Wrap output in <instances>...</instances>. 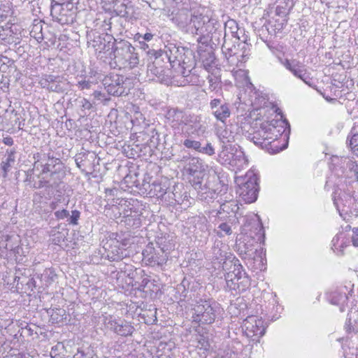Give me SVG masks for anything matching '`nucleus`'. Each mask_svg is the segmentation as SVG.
<instances>
[{"label": "nucleus", "mask_w": 358, "mask_h": 358, "mask_svg": "<svg viewBox=\"0 0 358 358\" xmlns=\"http://www.w3.org/2000/svg\"><path fill=\"white\" fill-rule=\"evenodd\" d=\"M44 157H45L49 161V162L52 164L61 162L60 159L55 157L51 152H49L47 155H44Z\"/></svg>", "instance_id": "3c124183"}, {"label": "nucleus", "mask_w": 358, "mask_h": 358, "mask_svg": "<svg viewBox=\"0 0 358 358\" xmlns=\"http://www.w3.org/2000/svg\"><path fill=\"white\" fill-rule=\"evenodd\" d=\"M80 213L78 210H73L71 212V215H70V217L68 220V222H69V224H71L73 225H77L78 221L80 218Z\"/></svg>", "instance_id": "58836bf2"}, {"label": "nucleus", "mask_w": 358, "mask_h": 358, "mask_svg": "<svg viewBox=\"0 0 358 358\" xmlns=\"http://www.w3.org/2000/svg\"><path fill=\"white\" fill-rule=\"evenodd\" d=\"M138 216H139V215L137 214L136 212H135V214L134 215H132L131 209H130L129 210H125L123 212V217L126 219L125 222H127V224L128 225H130V222H131V220L133 219L134 223L132 225L135 226L136 227H138L141 224L140 218L137 217Z\"/></svg>", "instance_id": "393cba45"}, {"label": "nucleus", "mask_w": 358, "mask_h": 358, "mask_svg": "<svg viewBox=\"0 0 358 358\" xmlns=\"http://www.w3.org/2000/svg\"><path fill=\"white\" fill-rule=\"evenodd\" d=\"M162 52L156 50H149L147 52L148 55L155 57V61L148 65V73L150 76H152V80L163 83L169 85L171 83V76L168 74L169 69H165L163 66H160L161 60L166 59L164 56H162L159 53Z\"/></svg>", "instance_id": "6e6552de"}, {"label": "nucleus", "mask_w": 358, "mask_h": 358, "mask_svg": "<svg viewBox=\"0 0 358 358\" xmlns=\"http://www.w3.org/2000/svg\"><path fill=\"white\" fill-rule=\"evenodd\" d=\"M65 315V310L64 309L56 308L52 310L50 317L52 322L59 323L66 320Z\"/></svg>", "instance_id": "7c9ffc66"}, {"label": "nucleus", "mask_w": 358, "mask_h": 358, "mask_svg": "<svg viewBox=\"0 0 358 358\" xmlns=\"http://www.w3.org/2000/svg\"><path fill=\"white\" fill-rule=\"evenodd\" d=\"M356 324H357V329H358V320L356 321ZM357 331H358V329L357 330Z\"/></svg>", "instance_id": "338daca9"}, {"label": "nucleus", "mask_w": 358, "mask_h": 358, "mask_svg": "<svg viewBox=\"0 0 358 358\" xmlns=\"http://www.w3.org/2000/svg\"><path fill=\"white\" fill-rule=\"evenodd\" d=\"M352 232L356 236H358V227H354L352 229Z\"/></svg>", "instance_id": "680f3d73"}, {"label": "nucleus", "mask_w": 358, "mask_h": 358, "mask_svg": "<svg viewBox=\"0 0 358 358\" xmlns=\"http://www.w3.org/2000/svg\"><path fill=\"white\" fill-rule=\"evenodd\" d=\"M14 153V150H11L10 152H8V155L6 161L3 162V169L5 172H6L8 168L10 166V163H13L15 162Z\"/></svg>", "instance_id": "c9c22d12"}, {"label": "nucleus", "mask_w": 358, "mask_h": 358, "mask_svg": "<svg viewBox=\"0 0 358 358\" xmlns=\"http://www.w3.org/2000/svg\"><path fill=\"white\" fill-rule=\"evenodd\" d=\"M350 146L352 150H358V134H355L351 137Z\"/></svg>", "instance_id": "a18cd8bd"}, {"label": "nucleus", "mask_w": 358, "mask_h": 358, "mask_svg": "<svg viewBox=\"0 0 358 358\" xmlns=\"http://www.w3.org/2000/svg\"><path fill=\"white\" fill-rule=\"evenodd\" d=\"M217 134L220 139L222 140L223 143L226 142L229 143L234 141V136L231 131H229L226 129H218L217 131Z\"/></svg>", "instance_id": "c85d7f7f"}, {"label": "nucleus", "mask_w": 358, "mask_h": 358, "mask_svg": "<svg viewBox=\"0 0 358 358\" xmlns=\"http://www.w3.org/2000/svg\"><path fill=\"white\" fill-rule=\"evenodd\" d=\"M208 18L198 11L182 8L175 15L173 21L185 32L201 36Z\"/></svg>", "instance_id": "f03ea898"}, {"label": "nucleus", "mask_w": 358, "mask_h": 358, "mask_svg": "<svg viewBox=\"0 0 358 358\" xmlns=\"http://www.w3.org/2000/svg\"><path fill=\"white\" fill-rule=\"evenodd\" d=\"M125 14H127V11H125L124 13H123V15H125Z\"/></svg>", "instance_id": "774afa93"}, {"label": "nucleus", "mask_w": 358, "mask_h": 358, "mask_svg": "<svg viewBox=\"0 0 358 358\" xmlns=\"http://www.w3.org/2000/svg\"><path fill=\"white\" fill-rule=\"evenodd\" d=\"M64 176V172L62 169H55L52 173H49L48 166H46L42 169L41 172L38 175V182L34 185V187L56 188L62 182Z\"/></svg>", "instance_id": "9d476101"}, {"label": "nucleus", "mask_w": 358, "mask_h": 358, "mask_svg": "<svg viewBox=\"0 0 358 358\" xmlns=\"http://www.w3.org/2000/svg\"><path fill=\"white\" fill-rule=\"evenodd\" d=\"M159 54L166 57L172 68L177 65L179 69L178 71L185 78L189 76L196 64L194 54L192 50L184 47H178L174 44H169L166 46V49ZM191 81L188 78L184 79L180 83V85H185Z\"/></svg>", "instance_id": "f257e3e1"}, {"label": "nucleus", "mask_w": 358, "mask_h": 358, "mask_svg": "<svg viewBox=\"0 0 358 358\" xmlns=\"http://www.w3.org/2000/svg\"><path fill=\"white\" fill-rule=\"evenodd\" d=\"M218 157L222 163L229 164L237 170H241L248 164V160L242 149L231 144L223 145Z\"/></svg>", "instance_id": "423d86ee"}, {"label": "nucleus", "mask_w": 358, "mask_h": 358, "mask_svg": "<svg viewBox=\"0 0 358 358\" xmlns=\"http://www.w3.org/2000/svg\"><path fill=\"white\" fill-rule=\"evenodd\" d=\"M222 51L223 52H225L226 53V51H231V49L229 48H227V42L224 41L223 45H222ZM229 56H231V54L230 52H229Z\"/></svg>", "instance_id": "bf43d9fd"}, {"label": "nucleus", "mask_w": 358, "mask_h": 358, "mask_svg": "<svg viewBox=\"0 0 358 358\" xmlns=\"http://www.w3.org/2000/svg\"><path fill=\"white\" fill-rule=\"evenodd\" d=\"M275 13L279 16H285L287 14L285 7L280 5L277 6Z\"/></svg>", "instance_id": "864d4df0"}, {"label": "nucleus", "mask_w": 358, "mask_h": 358, "mask_svg": "<svg viewBox=\"0 0 358 358\" xmlns=\"http://www.w3.org/2000/svg\"><path fill=\"white\" fill-rule=\"evenodd\" d=\"M218 228L223 232H224L225 234H227V235H229L231 234V227L225 223V222H223V223H221Z\"/></svg>", "instance_id": "09e8293b"}, {"label": "nucleus", "mask_w": 358, "mask_h": 358, "mask_svg": "<svg viewBox=\"0 0 358 358\" xmlns=\"http://www.w3.org/2000/svg\"><path fill=\"white\" fill-rule=\"evenodd\" d=\"M138 41V43H139V45H140V48H141V49H142V50H145H145H148V52L149 50H151L149 48V45H148V43H146V42H145V41H142V40H141V41Z\"/></svg>", "instance_id": "6e6d98bb"}, {"label": "nucleus", "mask_w": 358, "mask_h": 358, "mask_svg": "<svg viewBox=\"0 0 358 358\" xmlns=\"http://www.w3.org/2000/svg\"><path fill=\"white\" fill-rule=\"evenodd\" d=\"M197 345L196 347L201 350H208L210 348V343L202 335H199L197 338Z\"/></svg>", "instance_id": "72a5a7b5"}, {"label": "nucleus", "mask_w": 358, "mask_h": 358, "mask_svg": "<svg viewBox=\"0 0 358 358\" xmlns=\"http://www.w3.org/2000/svg\"><path fill=\"white\" fill-rule=\"evenodd\" d=\"M238 275H239V281L236 284H233L231 275H225V280L227 287L230 290L238 291L239 292L245 291L250 286V280L248 275L243 270V267L240 264H238Z\"/></svg>", "instance_id": "2eb2a0df"}, {"label": "nucleus", "mask_w": 358, "mask_h": 358, "mask_svg": "<svg viewBox=\"0 0 358 358\" xmlns=\"http://www.w3.org/2000/svg\"><path fill=\"white\" fill-rule=\"evenodd\" d=\"M345 329L348 333H350L351 331H354V329L352 326L350 317L348 318L346 320L345 325Z\"/></svg>", "instance_id": "5fc2aeb1"}, {"label": "nucleus", "mask_w": 358, "mask_h": 358, "mask_svg": "<svg viewBox=\"0 0 358 358\" xmlns=\"http://www.w3.org/2000/svg\"><path fill=\"white\" fill-rule=\"evenodd\" d=\"M120 321L121 319H117L112 315H109L105 317L104 324L107 329L115 333Z\"/></svg>", "instance_id": "a878e982"}, {"label": "nucleus", "mask_w": 358, "mask_h": 358, "mask_svg": "<svg viewBox=\"0 0 358 358\" xmlns=\"http://www.w3.org/2000/svg\"><path fill=\"white\" fill-rule=\"evenodd\" d=\"M352 243L354 246L358 247V237L352 236Z\"/></svg>", "instance_id": "052dcab7"}, {"label": "nucleus", "mask_w": 358, "mask_h": 358, "mask_svg": "<svg viewBox=\"0 0 358 358\" xmlns=\"http://www.w3.org/2000/svg\"><path fill=\"white\" fill-rule=\"evenodd\" d=\"M206 168L201 159L194 157L189 158V162L184 166L185 172L189 176L190 183L198 191L201 200H206L209 195L214 194L206 185L202 184Z\"/></svg>", "instance_id": "7ed1b4c3"}, {"label": "nucleus", "mask_w": 358, "mask_h": 358, "mask_svg": "<svg viewBox=\"0 0 358 358\" xmlns=\"http://www.w3.org/2000/svg\"><path fill=\"white\" fill-rule=\"evenodd\" d=\"M156 310L154 311L153 314H152V317L153 318L152 319V322H155L157 321V316H156Z\"/></svg>", "instance_id": "e2e57ef3"}, {"label": "nucleus", "mask_w": 358, "mask_h": 358, "mask_svg": "<svg viewBox=\"0 0 358 358\" xmlns=\"http://www.w3.org/2000/svg\"><path fill=\"white\" fill-rule=\"evenodd\" d=\"M85 357H86V355L83 351L78 350L77 353H76L73 355V358H85Z\"/></svg>", "instance_id": "13d9d810"}, {"label": "nucleus", "mask_w": 358, "mask_h": 358, "mask_svg": "<svg viewBox=\"0 0 358 358\" xmlns=\"http://www.w3.org/2000/svg\"><path fill=\"white\" fill-rule=\"evenodd\" d=\"M239 207L236 201L230 200L222 203L220 204V208L217 211L218 217L220 220H224L228 217L235 215Z\"/></svg>", "instance_id": "6ab92c4d"}, {"label": "nucleus", "mask_w": 358, "mask_h": 358, "mask_svg": "<svg viewBox=\"0 0 358 358\" xmlns=\"http://www.w3.org/2000/svg\"><path fill=\"white\" fill-rule=\"evenodd\" d=\"M3 142L4 143V144L10 146L13 144V140L10 136L5 137L3 139Z\"/></svg>", "instance_id": "4d7b16f0"}, {"label": "nucleus", "mask_w": 358, "mask_h": 358, "mask_svg": "<svg viewBox=\"0 0 358 358\" xmlns=\"http://www.w3.org/2000/svg\"><path fill=\"white\" fill-rule=\"evenodd\" d=\"M5 358H33V357H31L29 354L17 352L11 353Z\"/></svg>", "instance_id": "de8ad7c7"}, {"label": "nucleus", "mask_w": 358, "mask_h": 358, "mask_svg": "<svg viewBox=\"0 0 358 358\" xmlns=\"http://www.w3.org/2000/svg\"><path fill=\"white\" fill-rule=\"evenodd\" d=\"M119 323L120 324L115 334L121 336H129L133 334L134 327L129 322L124 320H121Z\"/></svg>", "instance_id": "b1692460"}, {"label": "nucleus", "mask_w": 358, "mask_h": 358, "mask_svg": "<svg viewBox=\"0 0 358 358\" xmlns=\"http://www.w3.org/2000/svg\"><path fill=\"white\" fill-rule=\"evenodd\" d=\"M183 145L185 148L196 150L197 152H199L201 145L199 141L193 140L192 138L185 139L183 141Z\"/></svg>", "instance_id": "2f4dec72"}, {"label": "nucleus", "mask_w": 358, "mask_h": 358, "mask_svg": "<svg viewBox=\"0 0 358 358\" xmlns=\"http://www.w3.org/2000/svg\"><path fill=\"white\" fill-rule=\"evenodd\" d=\"M280 64L295 77L301 80L308 86H312V78L307 72L305 66L296 59H280Z\"/></svg>", "instance_id": "9b49d317"}, {"label": "nucleus", "mask_w": 358, "mask_h": 358, "mask_svg": "<svg viewBox=\"0 0 358 358\" xmlns=\"http://www.w3.org/2000/svg\"><path fill=\"white\" fill-rule=\"evenodd\" d=\"M138 62L139 59L137 53H135L134 51H130V55L128 59L127 66L134 68L138 64Z\"/></svg>", "instance_id": "f704fd0d"}, {"label": "nucleus", "mask_w": 358, "mask_h": 358, "mask_svg": "<svg viewBox=\"0 0 358 358\" xmlns=\"http://www.w3.org/2000/svg\"><path fill=\"white\" fill-rule=\"evenodd\" d=\"M279 136H281L280 130H278L276 129V131H271V133L267 132L266 134V141L268 142V146H271V150L272 151H269L272 153H276L278 152L283 149H285L287 145H283L282 148H279L277 145V139Z\"/></svg>", "instance_id": "4be33fe9"}, {"label": "nucleus", "mask_w": 358, "mask_h": 358, "mask_svg": "<svg viewBox=\"0 0 358 358\" xmlns=\"http://www.w3.org/2000/svg\"><path fill=\"white\" fill-rule=\"evenodd\" d=\"M154 37V35L151 33H145L144 34H140V33H138L135 35V40L136 41H147V42H149Z\"/></svg>", "instance_id": "4c0bfd02"}, {"label": "nucleus", "mask_w": 358, "mask_h": 358, "mask_svg": "<svg viewBox=\"0 0 358 358\" xmlns=\"http://www.w3.org/2000/svg\"><path fill=\"white\" fill-rule=\"evenodd\" d=\"M129 80L123 76L110 73L102 80V83L109 94L113 96H122L128 94L129 90Z\"/></svg>", "instance_id": "0eeeda50"}, {"label": "nucleus", "mask_w": 358, "mask_h": 358, "mask_svg": "<svg viewBox=\"0 0 358 358\" xmlns=\"http://www.w3.org/2000/svg\"><path fill=\"white\" fill-rule=\"evenodd\" d=\"M46 166H48L49 173H52V171H55V169H62L61 163H50L48 162L44 165H42L43 169H45Z\"/></svg>", "instance_id": "37998d69"}, {"label": "nucleus", "mask_w": 358, "mask_h": 358, "mask_svg": "<svg viewBox=\"0 0 358 358\" xmlns=\"http://www.w3.org/2000/svg\"><path fill=\"white\" fill-rule=\"evenodd\" d=\"M92 46L95 49L98 57L101 59H112L115 49V40L111 36H97L93 40Z\"/></svg>", "instance_id": "f8f14e48"}, {"label": "nucleus", "mask_w": 358, "mask_h": 358, "mask_svg": "<svg viewBox=\"0 0 358 358\" xmlns=\"http://www.w3.org/2000/svg\"><path fill=\"white\" fill-rule=\"evenodd\" d=\"M175 116L178 120H180V124H184L187 126L189 124V116L183 114L182 112H176Z\"/></svg>", "instance_id": "a19ab883"}, {"label": "nucleus", "mask_w": 358, "mask_h": 358, "mask_svg": "<svg viewBox=\"0 0 358 358\" xmlns=\"http://www.w3.org/2000/svg\"><path fill=\"white\" fill-rule=\"evenodd\" d=\"M276 131V127L268 122L261 124L259 129L255 131L250 138L255 145H260L262 148L268 147V142L266 141L267 132Z\"/></svg>", "instance_id": "f3484780"}, {"label": "nucleus", "mask_w": 358, "mask_h": 358, "mask_svg": "<svg viewBox=\"0 0 358 358\" xmlns=\"http://www.w3.org/2000/svg\"><path fill=\"white\" fill-rule=\"evenodd\" d=\"M113 189H107L106 191V194H110V195L113 194Z\"/></svg>", "instance_id": "0e129e2a"}, {"label": "nucleus", "mask_w": 358, "mask_h": 358, "mask_svg": "<svg viewBox=\"0 0 358 358\" xmlns=\"http://www.w3.org/2000/svg\"><path fill=\"white\" fill-rule=\"evenodd\" d=\"M142 254L143 259L152 266L162 265L166 261L165 257L159 256L155 252V248L152 245H148Z\"/></svg>", "instance_id": "aec40b11"}, {"label": "nucleus", "mask_w": 358, "mask_h": 358, "mask_svg": "<svg viewBox=\"0 0 358 358\" xmlns=\"http://www.w3.org/2000/svg\"><path fill=\"white\" fill-rule=\"evenodd\" d=\"M226 275H231L233 284H236L240 280L239 275H238V264H234V270L231 272L227 273Z\"/></svg>", "instance_id": "79ce46f5"}, {"label": "nucleus", "mask_w": 358, "mask_h": 358, "mask_svg": "<svg viewBox=\"0 0 358 358\" xmlns=\"http://www.w3.org/2000/svg\"><path fill=\"white\" fill-rule=\"evenodd\" d=\"M30 34L31 36L36 38L38 41L43 39V36L42 34V24L41 22H38L34 24Z\"/></svg>", "instance_id": "c756f323"}, {"label": "nucleus", "mask_w": 358, "mask_h": 358, "mask_svg": "<svg viewBox=\"0 0 358 358\" xmlns=\"http://www.w3.org/2000/svg\"><path fill=\"white\" fill-rule=\"evenodd\" d=\"M96 155L94 153H80L78 155L76 156V158L75 159L76 164L78 168H81L82 166H84L85 165V159H95Z\"/></svg>", "instance_id": "cd10ccee"}, {"label": "nucleus", "mask_w": 358, "mask_h": 358, "mask_svg": "<svg viewBox=\"0 0 358 358\" xmlns=\"http://www.w3.org/2000/svg\"><path fill=\"white\" fill-rule=\"evenodd\" d=\"M224 29H225L224 37L227 35V29H229L230 31H231V34H232V36H234V37L238 38V40H240V37L238 35V24H237V23H236V22L235 20H228L225 23Z\"/></svg>", "instance_id": "bb28decb"}, {"label": "nucleus", "mask_w": 358, "mask_h": 358, "mask_svg": "<svg viewBox=\"0 0 358 358\" xmlns=\"http://www.w3.org/2000/svg\"><path fill=\"white\" fill-rule=\"evenodd\" d=\"M38 84L48 92L64 93L69 88V82L64 76L54 74H43Z\"/></svg>", "instance_id": "1a4fd4ad"}, {"label": "nucleus", "mask_w": 358, "mask_h": 358, "mask_svg": "<svg viewBox=\"0 0 358 358\" xmlns=\"http://www.w3.org/2000/svg\"><path fill=\"white\" fill-rule=\"evenodd\" d=\"M210 57L212 59H211V62H213V59H214V57H213V55H210Z\"/></svg>", "instance_id": "69168bd1"}, {"label": "nucleus", "mask_w": 358, "mask_h": 358, "mask_svg": "<svg viewBox=\"0 0 358 358\" xmlns=\"http://www.w3.org/2000/svg\"><path fill=\"white\" fill-rule=\"evenodd\" d=\"M199 152L212 156L215 154V149L211 143H208L205 147L201 145Z\"/></svg>", "instance_id": "e433bc0d"}, {"label": "nucleus", "mask_w": 358, "mask_h": 358, "mask_svg": "<svg viewBox=\"0 0 358 358\" xmlns=\"http://www.w3.org/2000/svg\"><path fill=\"white\" fill-rule=\"evenodd\" d=\"M62 6L60 3H55V5L52 6L51 15H52V17L58 18V17L57 16V13L58 10H60Z\"/></svg>", "instance_id": "8fccbe9b"}, {"label": "nucleus", "mask_w": 358, "mask_h": 358, "mask_svg": "<svg viewBox=\"0 0 358 358\" xmlns=\"http://www.w3.org/2000/svg\"><path fill=\"white\" fill-rule=\"evenodd\" d=\"M143 186L144 189L148 191V194L150 197H162L166 193V187L165 185H162L160 182L157 181H154L151 184L150 182H144Z\"/></svg>", "instance_id": "412c9836"}, {"label": "nucleus", "mask_w": 358, "mask_h": 358, "mask_svg": "<svg viewBox=\"0 0 358 358\" xmlns=\"http://www.w3.org/2000/svg\"><path fill=\"white\" fill-rule=\"evenodd\" d=\"M220 29H221V24L217 22V20L208 17V21L203 28V33L201 34L198 41H201L203 37H208L211 39L215 38L216 40H218L221 35V30Z\"/></svg>", "instance_id": "a211bd4d"}, {"label": "nucleus", "mask_w": 358, "mask_h": 358, "mask_svg": "<svg viewBox=\"0 0 358 358\" xmlns=\"http://www.w3.org/2000/svg\"><path fill=\"white\" fill-rule=\"evenodd\" d=\"M127 256L125 250L117 246L112 247L107 252V258L111 262H118Z\"/></svg>", "instance_id": "5701e85b"}, {"label": "nucleus", "mask_w": 358, "mask_h": 358, "mask_svg": "<svg viewBox=\"0 0 358 358\" xmlns=\"http://www.w3.org/2000/svg\"><path fill=\"white\" fill-rule=\"evenodd\" d=\"M219 307L210 300L200 299L193 306V322L199 324H210L215 322Z\"/></svg>", "instance_id": "20e7f679"}, {"label": "nucleus", "mask_w": 358, "mask_h": 358, "mask_svg": "<svg viewBox=\"0 0 358 358\" xmlns=\"http://www.w3.org/2000/svg\"><path fill=\"white\" fill-rule=\"evenodd\" d=\"M236 182L239 186L238 192L240 197L245 203H251L257 199L258 183L257 178L252 171H248L244 178L237 177Z\"/></svg>", "instance_id": "39448f33"}, {"label": "nucleus", "mask_w": 358, "mask_h": 358, "mask_svg": "<svg viewBox=\"0 0 358 358\" xmlns=\"http://www.w3.org/2000/svg\"><path fill=\"white\" fill-rule=\"evenodd\" d=\"M52 242L55 245H59L65 240L66 236L60 232H57L52 235Z\"/></svg>", "instance_id": "ea45409f"}, {"label": "nucleus", "mask_w": 358, "mask_h": 358, "mask_svg": "<svg viewBox=\"0 0 358 358\" xmlns=\"http://www.w3.org/2000/svg\"><path fill=\"white\" fill-rule=\"evenodd\" d=\"M130 51H135V48L128 41H120L115 47L111 59L114 60V63L120 69L126 67L130 55Z\"/></svg>", "instance_id": "ddd939ff"}, {"label": "nucleus", "mask_w": 358, "mask_h": 358, "mask_svg": "<svg viewBox=\"0 0 358 358\" xmlns=\"http://www.w3.org/2000/svg\"><path fill=\"white\" fill-rule=\"evenodd\" d=\"M55 217L59 220H63L69 216V213L66 209H62L61 210H57L55 212Z\"/></svg>", "instance_id": "c03bdc74"}, {"label": "nucleus", "mask_w": 358, "mask_h": 358, "mask_svg": "<svg viewBox=\"0 0 358 358\" xmlns=\"http://www.w3.org/2000/svg\"><path fill=\"white\" fill-rule=\"evenodd\" d=\"M245 335L249 338L263 336L266 331V327L262 318L255 316L248 317L243 322Z\"/></svg>", "instance_id": "4468645a"}, {"label": "nucleus", "mask_w": 358, "mask_h": 358, "mask_svg": "<svg viewBox=\"0 0 358 358\" xmlns=\"http://www.w3.org/2000/svg\"><path fill=\"white\" fill-rule=\"evenodd\" d=\"M92 82L89 80H82L78 82V86L81 90H88L91 87Z\"/></svg>", "instance_id": "49530a36"}, {"label": "nucleus", "mask_w": 358, "mask_h": 358, "mask_svg": "<svg viewBox=\"0 0 358 358\" xmlns=\"http://www.w3.org/2000/svg\"><path fill=\"white\" fill-rule=\"evenodd\" d=\"M42 276L44 278L47 284H50L55 281L57 278V275L55 271L50 268L45 269Z\"/></svg>", "instance_id": "473e14b6"}, {"label": "nucleus", "mask_w": 358, "mask_h": 358, "mask_svg": "<svg viewBox=\"0 0 358 358\" xmlns=\"http://www.w3.org/2000/svg\"><path fill=\"white\" fill-rule=\"evenodd\" d=\"M209 106L212 114L214 115L216 120L220 121L222 123H224L226 120L231 115L229 105L225 102H223L220 99H214L211 100Z\"/></svg>", "instance_id": "dca6fc26"}, {"label": "nucleus", "mask_w": 358, "mask_h": 358, "mask_svg": "<svg viewBox=\"0 0 358 358\" xmlns=\"http://www.w3.org/2000/svg\"><path fill=\"white\" fill-rule=\"evenodd\" d=\"M189 158H192L189 155H178L176 158V162H184L185 164L189 162Z\"/></svg>", "instance_id": "603ef678"}]
</instances>
